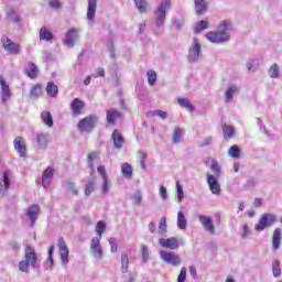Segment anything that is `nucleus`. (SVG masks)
<instances>
[{
  "instance_id": "obj_1",
  "label": "nucleus",
  "mask_w": 282,
  "mask_h": 282,
  "mask_svg": "<svg viewBox=\"0 0 282 282\" xmlns=\"http://www.w3.org/2000/svg\"><path fill=\"white\" fill-rule=\"evenodd\" d=\"M171 10V0H162L161 4L154 11L156 28H163L164 21H166V12Z\"/></svg>"
},
{
  "instance_id": "obj_2",
  "label": "nucleus",
  "mask_w": 282,
  "mask_h": 282,
  "mask_svg": "<svg viewBox=\"0 0 282 282\" xmlns=\"http://www.w3.org/2000/svg\"><path fill=\"white\" fill-rule=\"evenodd\" d=\"M98 116L89 115L85 117L84 119L79 120L77 123V129L84 133H91L94 129H96V126L98 124Z\"/></svg>"
},
{
  "instance_id": "obj_3",
  "label": "nucleus",
  "mask_w": 282,
  "mask_h": 282,
  "mask_svg": "<svg viewBox=\"0 0 282 282\" xmlns=\"http://www.w3.org/2000/svg\"><path fill=\"white\" fill-rule=\"evenodd\" d=\"M202 58V44L197 37L193 39V44L188 50L187 61L188 63H197Z\"/></svg>"
},
{
  "instance_id": "obj_4",
  "label": "nucleus",
  "mask_w": 282,
  "mask_h": 282,
  "mask_svg": "<svg viewBox=\"0 0 282 282\" xmlns=\"http://www.w3.org/2000/svg\"><path fill=\"white\" fill-rule=\"evenodd\" d=\"M1 45L3 50L8 52V54H13L14 56L21 54V45L12 42V40H10V37H8L7 35H2Z\"/></svg>"
},
{
  "instance_id": "obj_5",
  "label": "nucleus",
  "mask_w": 282,
  "mask_h": 282,
  "mask_svg": "<svg viewBox=\"0 0 282 282\" xmlns=\"http://www.w3.org/2000/svg\"><path fill=\"white\" fill-rule=\"evenodd\" d=\"M160 257L164 263H167V265H174L177 267L180 263H182V258L177 256V253L173 251H160Z\"/></svg>"
},
{
  "instance_id": "obj_6",
  "label": "nucleus",
  "mask_w": 282,
  "mask_h": 282,
  "mask_svg": "<svg viewBox=\"0 0 282 282\" xmlns=\"http://www.w3.org/2000/svg\"><path fill=\"white\" fill-rule=\"evenodd\" d=\"M24 260L28 261V263L31 265L33 270H36V268H39V257L36 256V251L34 250V247L32 246L25 247Z\"/></svg>"
},
{
  "instance_id": "obj_7",
  "label": "nucleus",
  "mask_w": 282,
  "mask_h": 282,
  "mask_svg": "<svg viewBox=\"0 0 282 282\" xmlns=\"http://www.w3.org/2000/svg\"><path fill=\"white\" fill-rule=\"evenodd\" d=\"M274 221H276V217H274V215L264 214L260 218L259 223L256 225V230L258 232H261V231L265 230V228H270V226H272V224H274Z\"/></svg>"
},
{
  "instance_id": "obj_8",
  "label": "nucleus",
  "mask_w": 282,
  "mask_h": 282,
  "mask_svg": "<svg viewBox=\"0 0 282 282\" xmlns=\"http://www.w3.org/2000/svg\"><path fill=\"white\" fill-rule=\"evenodd\" d=\"M206 39L207 41H210V43H228V41H230V35H226L218 31H210L206 33Z\"/></svg>"
},
{
  "instance_id": "obj_9",
  "label": "nucleus",
  "mask_w": 282,
  "mask_h": 282,
  "mask_svg": "<svg viewBox=\"0 0 282 282\" xmlns=\"http://www.w3.org/2000/svg\"><path fill=\"white\" fill-rule=\"evenodd\" d=\"M206 177H207V184L209 186L210 193L217 196L221 195V185L219 184L217 176L210 173H207Z\"/></svg>"
},
{
  "instance_id": "obj_10",
  "label": "nucleus",
  "mask_w": 282,
  "mask_h": 282,
  "mask_svg": "<svg viewBox=\"0 0 282 282\" xmlns=\"http://www.w3.org/2000/svg\"><path fill=\"white\" fill-rule=\"evenodd\" d=\"M90 252L94 259H97V261H100V259H102V247H100V238L91 239Z\"/></svg>"
},
{
  "instance_id": "obj_11",
  "label": "nucleus",
  "mask_w": 282,
  "mask_h": 282,
  "mask_svg": "<svg viewBox=\"0 0 282 282\" xmlns=\"http://www.w3.org/2000/svg\"><path fill=\"white\" fill-rule=\"evenodd\" d=\"M58 248H59L61 261L64 265H67V263H69V249L65 243V239L63 238L58 239Z\"/></svg>"
},
{
  "instance_id": "obj_12",
  "label": "nucleus",
  "mask_w": 282,
  "mask_h": 282,
  "mask_svg": "<svg viewBox=\"0 0 282 282\" xmlns=\"http://www.w3.org/2000/svg\"><path fill=\"white\" fill-rule=\"evenodd\" d=\"M13 144L20 158H25L28 155L25 140L22 137H17L13 141Z\"/></svg>"
},
{
  "instance_id": "obj_13",
  "label": "nucleus",
  "mask_w": 282,
  "mask_h": 282,
  "mask_svg": "<svg viewBox=\"0 0 282 282\" xmlns=\"http://www.w3.org/2000/svg\"><path fill=\"white\" fill-rule=\"evenodd\" d=\"M41 213V207L39 205H32L29 207L26 212V216L29 217L31 224V228H34L36 225V220L39 219V214Z\"/></svg>"
},
{
  "instance_id": "obj_14",
  "label": "nucleus",
  "mask_w": 282,
  "mask_h": 282,
  "mask_svg": "<svg viewBox=\"0 0 282 282\" xmlns=\"http://www.w3.org/2000/svg\"><path fill=\"white\" fill-rule=\"evenodd\" d=\"M78 41V31L76 29H69L65 34L64 45L67 47H74Z\"/></svg>"
},
{
  "instance_id": "obj_15",
  "label": "nucleus",
  "mask_w": 282,
  "mask_h": 282,
  "mask_svg": "<svg viewBox=\"0 0 282 282\" xmlns=\"http://www.w3.org/2000/svg\"><path fill=\"white\" fill-rule=\"evenodd\" d=\"M159 243L162 248H166L167 250H177L180 248V243L177 242V238L171 237L167 239L161 238Z\"/></svg>"
},
{
  "instance_id": "obj_16",
  "label": "nucleus",
  "mask_w": 282,
  "mask_h": 282,
  "mask_svg": "<svg viewBox=\"0 0 282 282\" xmlns=\"http://www.w3.org/2000/svg\"><path fill=\"white\" fill-rule=\"evenodd\" d=\"M198 219L207 232H209L210 235H215V225L213 224V218L200 215L198 216Z\"/></svg>"
},
{
  "instance_id": "obj_17",
  "label": "nucleus",
  "mask_w": 282,
  "mask_h": 282,
  "mask_svg": "<svg viewBox=\"0 0 282 282\" xmlns=\"http://www.w3.org/2000/svg\"><path fill=\"white\" fill-rule=\"evenodd\" d=\"M54 178V167L48 166L42 174V186L44 188H48L50 184H52V180Z\"/></svg>"
},
{
  "instance_id": "obj_18",
  "label": "nucleus",
  "mask_w": 282,
  "mask_h": 282,
  "mask_svg": "<svg viewBox=\"0 0 282 282\" xmlns=\"http://www.w3.org/2000/svg\"><path fill=\"white\" fill-rule=\"evenodd\" d=\"M70 109L73 111V116H80L83 113V109H85V101L79 98H75L70 104Z\"/></svg>"
},
{
  "instance_id": "obj_19",
  "label": "nucleus",
  "mask_w": 282,
  "mask_h": 282,
  "mask_svg": "<svg viewBox=\"0 0 282 282\" xmlns=\"http://www.w3.org/2000/svg\"><path fill=\"white\" fill-rule=\"evenodd\" d=\"M120 118H122V112L117 109L110 108L106 112V120L108 124H116V120H120Z\"/></svg>"
},
{
  "instance_id": "obj_20",
  "label": "nucleus",
  "mask_w": 282,
  "mask_h": 282,
  "mask_svg": "<svg viewBox=\"0 0 282 282\" xmlns=\"http://www.w3.org/2000/svg\"><path fill=\"white\" fill-rule=\"evenodd\" d=\"M194 3L197 17H202V14L208 12V2L206 0H194Z\"/></svg>"
},
{
  "instance_id": "obj_21",
  "label": "nucleus",
  "mask_w": 282,
  "mask_h": 282,
  "mask_svg": "<svg viewBox=\"0 0 282 282\" xmlns=\"http://www.w3.org/2000/svg\"><path fill=\"white\" fill-rule=\"evenodd\" d=\"M282 230L281 228H275L272 236V250L276 252L281 248Z\"/></svg>"
},
{
  "instance_id": "obj_22",
  "label": "nucleus",
  "mask_w": 282,
  "mask_h": 282,
  "mask_svg": "<svg viewBox=\"0 0 282 282\" xmlns=\"http://www.w3.org/2000/svg\"><path fill=\"white\" fill-rule=\"evenodd\" d=\"M217 31L220 34H225L226 36H230V32H232V22L229 20H224L218 24Z\"/></svg>"
},
{
  "instance_id": "obj_23",
  "label": "nucleus",
  "mask_w": 282,
  "mask_h": 282,
  "mask_svg": "<svg viewBox=\"0 0 282 282\" xmlns=\"http://www.w3.org/2000/svg\"><path fill=\"white\" fill-rule=\"evenodd\" d=\"M36 144L39 145V149H47V144H50V133H39L36 135Z\"/></svg>"
},
{
  "instance_id": "obj_24",
  "label": "nucleus",
  "mask_w": 282,
  "mask_h": 282,
  "mask_svg": "<svg viewBox=\"0 0 282 282\" xmlns=\"http://www.w3.org/2000/svg\"><path fill=\"white\" fill-rule=\"evenodd\" d=\"M111 140L113 141L115 149H122V145L124 144V137H122L120 131L113 130Z\"/></svg>"
},
{
  "instance_id": "obj_25",
  "label": "nucleus",
  "mask_w": 282,
  "mask_h": 282,
  "mask_svg": "<svg viewBox=\"0 0 282 282\" xmlns=\"http://www.w3.org/2000/svg\"><path fill=\"white\" fill-rule=\"evenodd\" d=\"M98 6V0H88V9H87V20L94 21L96 18V8Z\"/></svg>"
},
{
  "instance_id": "obj_26",
  "label": "nucleus",
  "mask_w": 282,
  "mask_h": 282,
  "mask_svg": "<svg viewBox=\"0 0 282 282\" xmlns=\"http://www.w3.org/2000/svg\"><path fill=\"white\" fill-rule=\"evenodd\" d=\"M135 8L140 14L149 12V0H133Z\"/></svg>"
},
{
  "instance_id": "obj_27",
  "label": "nucleus",
  "mask_w": 282,
  "mask_h": 282,
  "mask_svg": "<svg viewBox=\"0 0 282 282\" xmlns=\"http://www.w3.org/2000/svg\"><path fill=\"white\" fill-rule=\"evenodd\" d=\"M0 85L2 89V102L6 105L8 102V99H10V86L6 83V79L2 77L0 78Z\"/></svg>"
},
{
  "instance_id": "obj_28",
  "label": "nucleus",
  "mask_w": 282,
  "mask_h": 282,
  "mask_svg": "<svg viewBox=\"0 0 282 282\" xmlns=\"http://www.w3.org/2000/svg\"><path fill=\"white\" fill-rule=\"evenodd\" d=\"M41 120L43 123L46 124V127H48V129H52V127H54V118L52 117V112L43 111L41 113Z\"/></svg>"
},
{
  "instance_id": "obj_29",
  "label": "nucleus",
  "mask_w": 282,
  "mask_h": 282,
  "mask_svg": "<svg viewBox=\"0 0 282 282\" xmlns=\"http://www.w3.org/2000/svg\"><path fill=\"white\" fill-rule=\"evenodd\" d=\"M25 74L29 76V78H36L39 76V67L32 62L28 64V67L25 68Z\"/></svg>"
},
{
  "instance_id": "obj_30",
  "label": "nucleus",
  "mask_w": 282,
  "mask_h": 282,
  "mask_svg": "<svg viewBox=\"0 0 282 282\" xmlns=\"http://www.w3.org/2000/svg\"><path fill=\"white\" fill-rule=\"evenodd\" d=\"M46 94L50 98H56L58 96V86L54 82H48L46 86Z\"/></svg>"
},
{
  "instance_id": "obj_31",
  "label": "nucleus",
  "mask_w": 282,
  "mask_h": 282,
  "mask_svg": "<svg viewBox=\"0 0 282 282\" xmlns=\"http://www.w3.org/2000/svg\"><path fill=\"white\" fill-rule=\"evenodd\" d=\"M96 191V176H91L90 180H88L86 186H85V195L86 197H89Z\"/></svg>"
},
{
  "instance_id": "obj_32",
  "label": "nucleus",
  "mask_w": 282,
  "mask_h": 282,
  "mask_svg": "<svg viewBox=\"0 0 282 282\" xmlns=\"http://www.w3.org/2000/svg\"><path fill=\"white\" fill-rule=\"evenodd\" d=\"M44 265L45 270H52L54 268V245L48 248V256Z\"/></svg>"
},
{
  "instance_id": "obj_33",
  "label": "nucleus",
  "mask_w": 282,
  "mask_h": 282,
  "mask_svg": "<svg viewBox=\"0 0 282 282\" xmlns=\"http://www.w3.org/2000/svg\"><path fill=\"white\" fill-rule=\"evenodd\" d=\"M239 93V87L229 86L225 93V102H230L235 96V94Z\"/></svg>"
},
{
  "instance_id": "obj_34",
  "label": "nucleus",
  "mask_w": 282,
  "mask_h": 282,
  "mask_svg": "<svg viewBox=\"0 0 282 282\" xmlns=\"http://www.w3.org/2000/svg\"><path fill=\"white\" fill-rule=\"evenodd\" d=\"M10 188V174L3 172L2 182H0V193H6Z\"/></svg>"
},
{
  "instance_id": "obj_35",
  "label": "nucleus",
  "mask_w": 282,
  "mask_h": 282,
  "mask_svg": "<svg viewBox=\"0 0 282 282\" xmlns=\"http://www.w3.org/2000/svg\"><path fill=\"white\" fill-rule=\"evenodd\" d=\"M121 173L127 180H131L133 177V167L129 163H123L121 165Z\"/></svg>"
},
{
  "instance_id": "obj_36",
  "label": "nucleus",
  "mask_w": 282,
  "mask_h": 282,
  "mask_svg": "<svg viewBox=\"0 0 282 282\" xmlns=\"http://www.w3.org/2000/svg\"><path fill=\"white\" fill-rule=\"evenodd\" d=\"M64 188H66V191H68L69 193H72V195H78V187H76V183H74L70 180H66L63 183Z\"/></svg>"
},
{
  "instance_id": "obj_37",
  "label": "nucleus",
  "mask_w": 282,
  "mask_h": 282,
  "mask_svg": "<svg viewBox=\"0 0 282 282\" xmlns=\"http://www.w3.org/2000/svg\"><path fill=\"white\" fill-rule=\"evenodd\" d=\"M186 226H188V221L186 220V216L183 212L177 213V228L180 230H186Z\"/></svg>"
},
{
  "instance_id": "obj_38",
  "label": "nucleus",
  "mask_w": 282,
  "mask_h": 282,
  "mask_svg": "<svg viewBox=\"0 0 282 282\" xmlns=\"http://www.w3.org/2000/svg\"><path fill=\"white\" fill-rule=\"evenodd\" d=\"M105 230H107V224H105V221L102 220H99L96 225L97 237H94V239H102V235H105Z\"/></svg>"
},
{
  "instance_id": "obj_39",
  "label": "nucleus",
  "mask_w": 282,
  "mask_h": 282,
  "mask_svg": "<svg viewBox=\"0 0 282 282\" xmlns=\"http://www.w3.org/2000/svg\"><path fill=\"white\" fill-rule=\"evenodd\" d=\"M41 96H43V87H41V84H35L30 90V97L41 98Z\"/></svg>"
},
{
  "instance_id": "obj_40",
  "label": "nucleus",
  "mask_w": 282,
  "mask_h": 282,
  "mask_svg": "<svg viewBox=\"0 0 282 282\" xmlns=\"http://www.w3.org/2000/svg\"><path fill=\"white\" fill-rule=\"evenodd\" d=\"M121 272L122 274L129 272V254L127 252L121 253Z\"/></svg>"
},
{
  "instance_id": "obj_41",
  "label": "nucleus",
  "mask_w": 282,
  "mask_h": 282,
  "mask_svg": "<svg viewBox=\"0 0 282 282\" xmlns=\"http://www.w3.org/2000/svg\"><path fill=\"white\" fill-rule=\"evenodd\" d=\"M54 39V34L47 31V28L42 26L40 30V41H52Z\"/></svg>"
},
{
  "instance_id": "obj_42",
  "label": "nucleus",
  "mask_w": 282,
  "mask_h": 282,
  "mask_svg": "<svg viewBox=\"0 0 282 282\" xmlns=\"http://www.w3.org/2000/svg\"><path fill=\"white\" fill-rule=\"evenodd\" d=\"M208 28H209L208 21L202 20L195 24L194 33L199 34V32H204V30H208Z\"/></svg>"
},
{
  "instance_id": "obj_43",
  "label": "nucleus",
  "mask_w": 282,
  "mask_h": 282,
  "mask_svg": "<svg viewBox=\"0 0 282 282\" xmlns=\"http://www.w3.org/2000/svg\"><path fill=\"white\" fill-rule=\"evenodd\" d=\"M177 102L181 107L188 109V111H191V112L195 111V106H193V104H191V100H188V98H178Z\"/></svg>"
},
{
  "instance_id": "obj_44",
  "label": "nucleus",
  "mask_w": 282,
  "mask_h": 282,
  "mask_svg": "<svg viewBox=\"0 0 282 282\" xmlns=\"http://www.w3.org/2000/svg\"><path fill=\"white\" fill-rule=\"evenodd\" d=\"M223 133L226 139L235 138V127L228 124L223 126Z\"/></svg>"
},
{
  "instance_id": "obj_45",
  "label": "nucleus",
  "mask_w": 282,
  "mask_h": 282,
  "mask_svg": "<svg viewBox=\"0 0 282 282\" xmlns=\"http://www.w3.org/2000/svg\"><path fill=\"white\" fill-rule=\"evenodd\" d=\"M228 155L234 158V160H239L241 158V150H239V145H231Z\"/></svg>"
},
{
  "instance_id": "obj_46",
  "label": "nucleus",
  "mask_w": 282,
  "mask_h": 282,
  "mask_svg": "<svg viewBox=\"0 0 282 282\" xmlns=\"http://www.w3.org/2000/svg\"><path fill=\"white\" fill-rule=\"evenodd\" d=\"M272 272H273L274 279H279V276H281V261L273 260Z\"/></svg>"
},
{
  "instance_id": "obj_47",
  "label": "nucleus",
  "mask_w": 282,
  "mask_h": 282,
  "mask_svg": "<svg viewBox=\"0 0 282 282\" xmlns=\"http://www.w3.org/2000/svg\"><path fill=\"white\" fill-rule=\"evenodd\" d=\"M172 142L173 144H180V142H182V129H180V127L174 128Z\"/></svg>"
},
{
  "instance_id": "obj_48",
  "label": "nucleus",
  "mask_w": 282,
  "mask_h": 282,
  "mask_svg": "<svg viewBox=\"0 0 282 282\" xmlns=\"http://www.w3.org/2000/svg\"><path fill=\"white\" fill-rule=\"evenodd\" d=\"M279 75H280L279 64L271 65L269 68L270 78H279Z\"/></svg>"
},
{
  "instance_id": "obj_49",
  "label": "nucleus",
  "mask_w": 282,
  "mask_h": 282,
  "mask_svg": "<svg viewBox=\"0 0 282 282\" xmlns=\"http://www.w3.org/2000/svg\"><path fill=\"white\" fill-rule=\"evenodd\" d=\"M147 77L149 85L153 87V85H155V83L158 82V74L154 70H149L147 73Z\"/></svg>"
},
{
  "instance_id": "obj_50",
  "label": "nucleus",
  "mask_w": 282,
  "mask_h": 282,
  "mask_svg": "<svg viewBox=\"0 0 282 282\" xmlns=\"http://www.w3.org/2000/svg\"><path fill=\"white\" fill-rule=\"evenodd\" d=\"M176 192H177V202L178 204H182L184 200V187H182V184H180V181L176 182Z\"/></svg>"
},
{
  "instance_id": "obj_51",
  "label": "nucleus",
  "mask_w": 282,
  "mask_h": 282,
  "mask_svg": "<svg viewBox=\"0 0 282 282\" xmlns=\"http://www.w3.org/2000/svg\"><path fill=\"white\" fill-rule=\"evenodd\" d=\"M8 17H9L10 21H12V23H21V15H19V13H17V11L11 10L8 13Z\"/></svg>"
},
{
  "instance_id": "obj_52",
  "label": "nucleus",
  "mask_w": 282,
  "mask_h": 282,
  "mask_svg": "<svg viewBox=\"0 0 282 282\" xmlns=\"http://www.w3.org/2000/svg\"><path fill=\"white\" fill-rule=\"evenodd\" d=\"M210 169L214 172L215 177H219V175H221V166H219L217 161L212 162Z\"/></svg>"
},
{
  "instance_id": "obj_53",
  "label": "nucleus",
  "mask_w": 282,
  "mask_h": 282,
  "mask_svg": "<svg viewBox=\"0 0 282 282\" xmlns=\"http://www.w3.org/2000/svg\"><path fill=\"white\" fill-rule=\"evenodd\" d=\"M96 158H98L96 152L88 154V166L91 170V177H94V160H96Z\"/></svg>"
},
{
  "instance_id": "obj_54",
  "label": "nucleus",
  "mask_w": 282,
  "mask_h": 282,
  "mask_svg": "<svg viewBox=\"0 0 282 282\" xmlns=\"http://www.w3.org/2000/svg\"><path fill=\"white\" fill-rule=\"evenodd\" d=\"M102 182L101 193L107 195V193H109V188H111V182H109V177L102 178Z\"/></svg>"
},
{
  "instance_id": "obj_55",
  "label": "nucleus",
  "mask_w": 282,
  "mask_h": 282,
  "mask_svg": "<svg viewBox=\"0 0 282 282\" xmlns=\"http://www.w3.org/2000/svg\"><path fill=\"white\" fill-rule=\"evenodd\" d=\"M30 265L31 264H29V262L26 260H22V261L19 262L18 268H19L20 272H26L28 273V272H30Z\"/></svg>"
},
{
  "instance_id": "obj_56",
  "label": "nucleus",
  "mask_w": 282,
  "mask_h": 282,
  "mask_svg": "<svg viewBox=\"0 0 282 282\" xmlns=\"http://www.w3.org/2000/svg\"><path fill=\"white\" fill-rule=\"evenodd\" d=\"M141 257L143 263H147V261H149V248L147 246L141 247Z\"/></svg>"
},
{
  "instance_id": "obj_57",
  "label": "nucleus",
  "mask_w": 282,
  "mask_h": 282,
  "mask_svg": "<svg viewBox=\"0 0 282 282\" xmlns=\"http://www.w3.org/2000/svg\"><path fill=\"white\" fill-rule=\"evenodd\" d=\"M159 230L161 232H166L167 230V225H166V217L163 216L161 219H160V223H159Z\"/></svg>"
},
{
  "instance_id": "obj_58",
  "label": "nucleus",
  "mask_w": 282,
  "mask_h": 282,
  "mask_svg": "<svg viewBox=\"0 0 282 282\" xmlns=\"http://www.w3.org/2000/svg\"><path fill=\"white\" fill-rule=\"evenodd\" d=\"M133 202L135 206H140L142 204V193L135 192L133 195Z\"/></svg>"
},
{
  "instance_id": "obj_59",
  "label": "nucleus",
  "mask_w": 282,
  "mask_h": 282,
  "mask_svg": "<svg viewBox=\"0 0 282 282\" xmlns=\"http://www.w3.org/2000/svg\"><path fill=\"white\" fill-rule=\"evenodd\" d=\"M152 116H159V118H162V120H166V118H169V113L164 110L153 111Z\"/></svg>"
},
{
  "instance_id": "obj_60",
  "label": "nucleus",
  "mask_w": 282,
  "mask_h": 282,
  "mask_svg": "<svg viewBox=\"0 0 282 282\" xmlns=\"http://www.w3.org/2000/svg\"><path fill=\"white\" fill-rule=\"evenodd\" d=\"M185 281H186V268L183 267L181 269V272H180L178 276H177V282H185Z\"/></svg>"
},
{
  "instance_id": "obj_61",
  "label": "nucleus",
  "mask_w": 282,
  "mask_h": 282,
  "mask_svg": "<svg viewBox=\"0 0 282 282\" xmlns=\"http://www.w3.org/2000/svg\"><path fill=\"white\" fill-rule=\"evenodd\" d=\"M160 197L166 202V199H169V194L166 192V187H164L163 185L160 186Z\"/></svg>"
},
{
  "instance_id": "obj_62",
  "label": "nucleus",
  "mask_w": 282,
  "mask_h": 282,
  "mask_svg": "<svg viewBox=\"0 0 282 282\" xmlns=\"http://www.w3.org/2000/svg\"><path fill=\"white\" fill-rule=\"evenodd\" d=\"M93 78H105V68L99 67L95 74H91Z\"/></svg>"
},
{
  "instance_id": "obj_63",
  "label": "nucleus",
  "mask_w": 282,
  "mask_h": 282,
  "mask_svg": "<svg viewBox=\"0 0 282 282\" xmlns=\"http://www.w3.org/2000/svg\"><path fill=\"white\" fill-rule=\"evenodd\" d=\"M172 25L175 30H182V26L184 25V20H173Z\"/></svg>"
},
{
  "instance_id": "obj_64",
  "label": "nucleus",
  "mask_w": 282,
  "mask_h": 282,
  "mask_svg": "<svg viewBox=\"0 0 282 282\" xmlns=\"http://www.w3.org/2000/svg\"><path fill=\"white\" fill-rule=\"evenodd\" d=\"M109 245L111 252H118V243L116 242V238H110Z\"/></svg>"
}]
</instances>
